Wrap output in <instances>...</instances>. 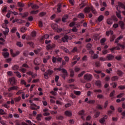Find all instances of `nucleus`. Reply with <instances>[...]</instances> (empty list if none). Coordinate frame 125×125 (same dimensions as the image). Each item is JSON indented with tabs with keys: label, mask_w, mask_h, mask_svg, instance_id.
I'll list each match as a JSON object with an SVG mask.
<instances>
[{
	"label": "nucleus",
	"mask_w": 125,
	"mask_h": 125,
	"mask_svg": "<svg viewBox=\"0 0 125 125\" xmlns=\"http://www.w3.org/2000/svg\"><path fill=\"white\" fill-rule=\"evenodd\" d=\"M9 82L12 85H13V84H15V83H16V81H15V78H14V77L10 78L9 79Z\"/></svg>",
	"instance_id": "obj_10"
},
{
	"label": "nucleus",
	"mask_w": 125,
	"mask_h": 125,
	"mask_svg": "<svg viewBox=\"0 0 125 125\" xmlns=\"http://www.w3.org/2000/svg\"><path fill=\"white\" fill-rule=\"evenodd\" d=\"M47 73L48 74V75H52L53 73V71L51 70H49L47 71Z\"/></svg>",
	"instance_id": "obj_47"
},
{
	"label": "nucleus",
	"mask_w": 125,
	"mask_h": 125,
	"mask_svg": "<svg viewBox=\"0 0 125 125\" xmlns=\"http://www.w3.org/2000/svg\"><path fill=\"white\" fill-rule=\"evenodd\" d=\"M78 16L79 18H84V15L82 13H80Z\"/></svg>",
	"instance_id": "obj_37"
},
{
	"label": "nucleus",
	"mask_w": 125,
	"mask_h": 125,
	"mask_svg": "<svg viewBox=\"0 0 125 125\" xmlns=\"http://www.w3.org/2000/svg\"><path fill=\"white\" fill-rule=\"evenodd\" d=\"M125 95V93H120L119 95H118L117 97V98H122V97H123V96H124Z\"/></svg>",
	"instance_id": "obj_42"
},
{
	"label": "nucleus",
	"mask_w": 125,
	"mask_h": 125,
	"mask_svg": "<svg viewBox=\"0 0 125 125\" xmlns=\"http://www.w3.org/2000/svg\"><path fill=\"white\" fill-rule=\"evenodd\" d=\"M102 53L103 55H105V54H107L108 53V50L104 49L102 51Z\"/></svg>",
	"instance_id": "obj_43"
},
{
	"label": "nucleus",
	"mask_w": 125,
	"mask_h": 125,
	"mask_svg": "<svg viewBox=\"0 0 125 125\" xmlns=\"http://www.w3.org/2000/svg\"><path fill=\"white\" fill-rule=\"evenodd\" d=\"M74 93L76 95H81V91H74Z\"/></svg>",
	"instance_id": "obj_53"
},
{
	"label": "nucleus",
	"mask_w": 125,
	"mask_h": 125,
	"mask_svg": "<svg viewBox=\"0 0 125 125\" xmlns=\"http://www.w3.org/2000/svg\"><path fill=\"white\" fill-rule=\"evenodd\" d=\"M91 10H92V12H93L94 14H96L97 13L96 10L94 9V8H93V6H91Z\"/></svg>",
	"instance_id": "obj_38"
},
{
	"label": "nucleus",
	"mask_w": 125,
	"mask_h": 125,
	"mask_svg": "<svg viewBox=\"0 0 125 125\" xmlns=\"http://www.w3.org/2000/svg\"><path fill=\"white\" fill-rule=\"evenodd\" d=\"M104 19V16L101 15L99 17L98 20L99 22H101V21H102V20H103Z\"/></svg>",
	"instance_id": "obj_28"
},
{
	"label": "nucleus",
	"mask_w": 125,
	"mask_h": 125,
	"mask_svg": "<svg viewBox=\"0 0 125 125\" xmlns=\"http://www.w3.org/2000/svg\"><path fill=\"white\" fill-rule=\"evenodd\" d=\"M58 80H59V77L58 76H56L55 78L56 83H58Z\"/></svg>",
	"instance_id": "obj_61"
},
{
	"label": "nucleus",
	"mask_w": 125,
	"mask_h": 125,
	"mask_svg": "<svg viewBox=\"0 0 125 125\" xmlns=\"http://www.w3.org/2000/svg\"><path fill=\"white\" fill-rule=\"evenodd\" d=\"M91 57L92 58V59H97V58L99 57V56L98 54H95L93 56H91Z\"/></svg>",
	"instance_id": "obj_29"
},
{
	"label": "nucleus",
	"mask_w": 125,
	"mask_h": 125,
	"mask_svg": "<svg viewBox=\"0 0 125 125\" xmlns=\"http://www.w3.org/2000/svg\"><path fill=\"white\" fill-rule=\"evenodd\" d=\"M95 84H96L97 86H101V82H100V81H96Z\"/></svg>",
	"instance_id": "obj_35"
},
{
	"label": "nucleus",
	"mask_w": 125,
	"mask_h": 125,
	"mask_svg": "<svg viewBox=\"0 0 125 125\" xmlns=\"http://www.w3.org/2000/svg\"><path fill=\"white\" fill-rule=\"evenodd\" d=\"M121 8H124V9H125V5H124L122 3L119 2L118 3V5L116 6V9L118 11L116 12V15L118 18L120 19V20H123V17L121 15Z\"/></svg>",
	"instance_id": "obj_1"
},
{
	"label": "nucleus",
	"mask_w": 125,
	"mask_h": 125,
	"mask_svg": "<svg viewBox=\"0 0 125 125\" xmlns=\"http://www.w3.org/2000/svg\"><path fill=\"white\" fill-rule=\"evenodd\" d=\"M114 56L111 54L107 55L106 56V60H108L109 61L111 60H113L114 59Z\"/></svg>",
	"instance_id": "obj_11"
},
{
	"label": "nucleus",
	"mask_w": 125,
	"mask_h": 125,
	"mask_svg": "<svg viewBox=\"0 0 125 125\" xmlns=\"http://www.w3.org/2000/svg\"><path fill=\"white\" fill-rule=\"evenodd\" d=\"M39 11H40L39 10H37L36 11H31L30 13L31 14H37L39 13Z\"/></svg>",
	"instance_id": "obj_34"
},
{
	"label": "nucleus",
	"mask_w": 125,
	"mask_h": 125,
	"mask_svg": "<svg viewBox=\"0 0 125 125\" xmlns=\"http://www.w3.org/2000/svg\"><path fill=\"white\" fill-rule=\"evenodd\" d=\"M26 74H27V75H29V76H32V78H35V77H37V74H35L34 75H33V72L31 71L27 72Z\"/></svg>",
	"instance_id": "obj_21"
},
{
	"label": "nucleus",
	"mask_w": 125,
	"mask_h": 125,
	"mask_svg": "<svg viewBox=\"0 0 125 125\" xmlns=\"http://www.w3.org/2000/svg\"><path fill=\"white\" fill-rule=\"evenodd\" d=\"M122 119H123V120H125V112H123L122 113Z\"/></svg>",
	"instance_id": "obj_60"
},
{
	"label": "nucleus",
	"mask_w": 125,
	"mask_h": 125,
	"mask_svg": "<svg viewBox=\"0 0 125 125\" xmlns=\"http://www.w3.org/2000/svg\"><path fill=\"white\" fill-rule=\"evenodd\" d=\"M123 38H124V37L122 35H121L120 36H119L117 39L115 40V42L116 43H118V42H119V41H120V40H121V39H123Z\"/></svg>",
	"instance_id": "obj_26"
},
{
	"label": "nucleus",
	"mask_w": 125,
	"mask_h": 125,
	"mask_svg": "<svg viewBox=\"0 0 125 125\" xmlns=\"http://www.w3.org/2000/svg\"><path fill=\"white\" fill-rule=\"evenodd\" d=\"M68 40H72V37L69 36L65 35L63 38H62V41L63 42H68Z\"/></svg>",
	"instance_id": "obj_7"
},
{
	"label": "nucleus",
	"mask_w": 125,
	"mask_h": 125,
	"mask_svg": "<svg viewBox=\"0 0 125 125\" xmlns=\"http://www.w3.org/2000/svg\"><path fill=\"white\" fill-rule=\"evenodd\" d=\"M118 46L116 47H113L112 48L110 49V50H111V51H113L114 50H120V47H119V46H120V47H121L122 49H125V45H122L121 44H118Z\"/></svg>",
	"instance_id": "obj_4"
},
{
	"label": "nucleus",
	"mask_w": 125,
	"mask_h": 125,
	"mask_svg": "<svg viewBox=\"0 0 125 125\" xmlns=\"http://www.w3.org/2000/svg\"><path fill=\"white\" fill-rule=\"evenodd\" d=\"M49 58H50V57L49 56H46V58H44L43 59V63H46L47 62V60H48V59H49Z\"/></svg>",
	"instance_id": "obj_22"
},
{
	"label": "nucleus",
	"mask_w": 125,
	"mask_h": 125,
	"mask_svg": "<svg viewBox=\"0 0 125 125\" xmlns=\"http://www.w3.org/2000/svg\"><path fill=\"white\" fill-rule=\"evenodd\" d=\"M105 120L103 118H101L99 120L100 124H102V125H104L105 124Z\"/></svg>",
	"instance_id": "obj_25"
},
{
	"label": "nucleus",
	"mask_w": 125,
	"mask_h": 125,
	"mask_svg": "<svg viewBox=\"0 0 125 125\" xmlns=\"http://www.w3.org/2000/svg\"><path fill=\"white\" fill-rule=\"evenodd\" d=\"M114 94H115V90L111 92L110 94V97H111V99H113Z\"/></svg>",
	"instance_id": "obj_33"
},
{
	"label": "nucleus",
	"mask_w": 125,
	"mask_h": 125,
	"mask_svg": "<svg viewBox=\"0 0 125 125\" xmlns=\"http://www.w3.org/2000/svg\"><path fill=\"white\" fill-rule=\"evenodd\" d=\"M19 68V67L18 65H14L13 67V70H18Z\"/></svg>",
	"instance_id": "obj_54"
},
{
	"label": "nucleus",
	"mask_w": 125,
	"mask_h": 125,
	"mask_svg": "<svg viewBox=\"0 0 125 125\" xmlns=\"http://www.w3.org/2000/svg\"><path fill=\"white\" fill-rule=\"evenodd\" d=\"M119 25L120 26L122 30H125V23H124V22L123 21H119Z\"/></svg>",
	"instance_id": "obj_9"
},
{
	"label": "nucleus",
	"mask_w": 125,
	"mask_h": 125,
	"mask_svg": "<svg viewBox=\"0 0 125 125\" xmlns=\"http://www.w3.org/2000/svg\"><path fill=\"white\" fill-rule=\"evenodd\" d=\"M107 23L108 24V25H111V24H113V21L110 19H108L107 21Z\"/></svg>",
	"instance_id": "obj_32"
},
{
	"label": "nucleus",
	"mask_w": 125,
	"mask_h": 125,
	"mask_svg": "<svg viewBox=\"0 0 125 125\" xmlns=\"http://www.w3.org/2000/svg\"><path fill=\"white\" fill-rule=\"evenodd\" d=\"M112 71H113V70L112 69V68H109V69H106V72L108 74H110V73H111V72H112Z\"/></svg>",
	"instance_id": "obj_49"
},
{
	"label": "nucleus",
	"mask_w": 125,
	"mask_h": 125,
	"mask_svg": "<svg viewBox=\"0 0 125 125\" xmlns=\"http://www.w3.org/2000/svg\"><path fill=\"white\" fill-rule=\"evenodd\" d=\"M79 115L81 116V119L82 120H85V114L84 113V110H82L81 111L79 112Z\"/></svg>",
	"instance_id": "obj_6"
},
{
	"label": "nucleus",
	"mask_w": 125,
	"mask_h": 125,
	"mask_svg": "<svg viewBox=\"0 0 125 125\" xmlns=\"http://www.w3.org/2000/svg\"><path fill=\"white\" fill-rule=\"evenodd\" d=\"M67 19H68V15H65L62 18V22H66V20H67Z\"/></svg>",
	"instance_id": "obj_23"
},
{
	"label": "nucleus",
	"mask_w": 125,
	"mask_h": 125,
	"mask_svg": "<svg viewBox=\"0 0 125 125\" xmlns=\"http://www.w3.org/2000/svg\"><path fill=\"white\" fill-rule=\"evenodd\" d=\"M91 10V8H89V7H87L84 9V12L85 13H89V12H90Z\"/></svg>",
	"instance_id": "obj_16"
},
{
	"label": "nucleus",
	"mask_w": 125,
	"mask_h": 125,
	"mask_svg": "<svg viewBox=\"0 0 125 125\" xmlns=\"http://www.w3.org/2000/svg\"><path fill=\"white\" fill-rule=\"evenodd\" d=\"M107 60V58H105L104 57H100L99 58V61H103V62H104V61H106Z\"/></svg>",
	"instance_id": "obj_40"
},
{
	"label": "nucleus",
	"mask_w": 125,
	"mask_h": 125,
	"mask_svg": "<svg viewBox=\"0 0 125 125\" xmlns=\"http://www.w3.org/2000/svg\"><path fill=\"white\" fill-rule=\"evenodd\" d=\"M17 30V29H16V28L14 27L11 29V32H12V33H15V32H16Z\"/></svg>",
	"instance_id": "obj_62"
},
{
	"label": "nucleus",
	"mask_w": 125,
	"mask_h": 125,
	"mask_svg": "<svg viewBox=\"0 0 125 125\" xmlns=\"http://www.w3.org/2000/svg\"><path fill=\"white\" fill-rule=\"evenodd\" d=\"M113 34L114 32L112 30L106 32V36H107V37H109L110 35H113Z\"/></svg>",
	"instance_id": "obj_20"
},
{
	"label": "nucleus",
	"mask_w": 125,
	"mask_h": 125,
	"mask_svg": "<svg viewBox=\"0 0 125 125\" xmlns=\"http://www.w3.org/2000/svg\"><path fill=\"white\" fill-rule=\"evenodd\" d=\"M21 100V97H19L18 98H16L14 99L15 102H19Z\"/></svg>",
	"instance_id": "obj_41"
},
{
	"label": "nucleus",
	"mask_w": 125,
	"mask_h": 125,
	"mask_svg": "<svg viewBox=\"0 0 125 125\" xmlns=\"http://www.w3.org/2000/svg\"><path fill=\"white\" fill-rule=\"evenodd\" d=\"M16 45L17 46H19V47H22V46H23V43H21V42H17Z\"/></svg>",
	"instance_id": "obj_30"
},
{
	"label": "nucleus",
	"mask_w": 125,
	"mask_h": 125,
	"mask_svg": "<svg viewBox=\"0 0 125 125\" xmlns=\"http://www.w3.org/2000/svg\"><path fill=\"white\" fill-rule=\"evenodd\" d=\"M42 115L41 114L37 115L36 119L37 121H42Z\"/></svg>",
	"instance_id": "obj_19"
},
{
	"label": "nucleus",
	"mask_w": 125,
	"mask_h": 125,
	"mask_svg": "<svg viewBox=\"0 0 125 125\" xmlns=\"http://www.w3.org/2000/svg\"><path fill=\"white\" fill-rule=\"evenodd\" d=\"M10 54H11V56H12V57H16V56H18V55H19V54H20V51H17L16 52L14 53V52H13V50L12 49H11L10 50Z\"/></svg>",
	"instance_id": "obj_5"
},
{
	"label": "nucleus",
	"mask_w": 125,
	"mask_h": 125,
	"mask_svg": "<svg viewBox=\"0 0 125 125\" xmlns=\"http://www.w3.org/2000/svg\"><path fill=\"white\" fill-rule=\"evenodd\" d=\"M106 42V39L105 38H103L101 40L100 42L101 43H104V42Z\"/></svg>",
	"instance_id": "obj_59"
},
{
	"label": "nucleus",
	"mask_w": 125,
	"mask_h": 125,
	"mask_svg": "<svg viewBox=\"0 0 125 125\" xmlns=\"http://www.w3.org/2000/svg\"><path fill=\"white\" fill-rule=\"evenodd\" d=\"M2 55L4 58H8L9 57V53L7 52H4L2 53Z\"/></svg>",
	"instance_id": "obj_14"
},
{
	"label": "nucleus",
	"mask_w": 125,
	"mask_h": 125,
	"mask_svg": "<svg viewBox=\"0 0 125 125\" xmlns=\"http://www.w3.org/2000/svg\"><path fill=\"white\" fill-rule=\"evenodd\" d=\"M15 74H16V76H17L18 78H21V74H20V72L17 71V72H15Z\"/></svg>",
	"instance_id": "obj_44"
},
{
	"label": "nucleus",
	"mask_w": 125,
	"mask_h": 125,
	"mask_svg": "<svg viewBox=\"0 0 125 125\" xmlns=\"http://www.w3.org/2000/svg\"><path fill=\"white\" fill-rule=\"evenodd\" d=\"M24 3H21V2H19L18 3V6L20 7H24Z\"/></svg>",
	"instance_id": "obj_52"
},
{
	"label": "nucleus",
	"mask_w": 125,
	"mask_h": 125,
	"mask_svg": "<svg viewBox=\"0 0 125 125\" xmlns=\"http://www.w3.org/2000/svg\"><path fill=\"white\" fill-rule=\"evenodd\" d=\"M0 115H4L5 114V113L4 112V110H3L1 108H0Z\"/></svg>",
	"instance_id": "obj_51"
},
{
	"label": "nucleus",
	"mask_w": 125,
	"mask_h": 125,
	"mask_svg": "<svg viewBox=\"0 0 125 125\" xmlns=\"http://www.w3.org/2000/svg\"><path fill=\"white\" fill-rule=\"evenodd\" d=\"M25 122L26 123H27L28 124H29L28 125H33V123L30 120H25Z\"/></svg>",
	"instance_id": "obj_50"
},
{
	"label": "nucleus",
	"mask_w": 125,
	"mask_h": 125,
	"mask_svg": "<svg viewBox=\"0 0 125 125\" xmlns=\"http://www.w3.org/2000/svg\"><path fill=\"white\" fill-rule=\"evenodd\" d=\"M45 14H46V13L43 12L40 13V16H41V17H42V16H44Z\"/></svg>",
	"instance_id": "obj_57"
},
{
	"label": "nucleus",
	"mask_w": 125,
	"mask_h": 125,
	"mask_svg": "<svg viewBox=\"0 0 125 125\" xmlns=\"http://www.w3.org/2000/svg\"><path fill=\"white\" fill-rule=\"evenodd\" d=\"M37 35V33H36V31H33L31 33V36L32 37H36Z\"/></svg>",
	"instance_id": "obj_64"
},
{
	"label": "nucleus",
	"mask_w": 125,
	"mask_h": 125,
	"mask_svg": "<svg viewBox=\"0 0 125 125\" xmlns=\"http://www.w3.org/2000/svg\"><path fill=\"white\" fill-rule=\"evenodd\" d=\"M41 59L38 58L35 59L34 60V64L35 65H39L40 63H41Z\"/></svg>",
	"instance_id": "obj_12"
},
{
	"label": "nucleus",
	"mask_w": 125,
	"mask_h": 125,
	"mask_svg": "<svg viewBox=\"0 0 125 125\" xmlns=\"http://www.w3.org/2000/svg\"><path fill=\"white\" fill-rule=\"evenodd\" d=\"M18 89H19V87H18V86H14L9 88L8 90L9 91H10L11 90H18Z\"/></svg>",
	"instance_id": "obj_13"
},
{
	"label": "nucleus",
	"mask_w": 125,
	"mask_h": 125,
	"mask_svg": "<svg viewBox=\"0 0 125 125\" xmlns=\"http://www.w3.org/2000/svg\"><path fill=\"white\" fill-rule=\"evenodd\" d=\"M12 13H13L12 11H9L8 13L6 14V17H7V18H9L10 17V14H12Z\"/></svg>",
	"instance_id": "obj_31"
},
{
	"label": "nucleus",
	"mask_w": 125,
	"mask_h": 125,
	"mask_svg": "<svg viewBox=\"0 0 125 125\" xmlns=\"http://www.w3.org/2000/svg\"><path fill=\"white\" fill-rule=\"evenodd\" d=\"M64 114L67 117H71V116H72V112L70 111H66Z\"/></svg>",
	"instance_id": "obj_18"
},
{
	"label": "nucleus",
	"mask_w": 125,
	"mask_h": 125,
	"mask_svg": "<svg viewBox=\"0 0 125 125\" xmlns=\"http://www.w3.org/2000/svg\"><path fill=\"white\" fill-rule=\"evenodd\" d=\"M26 31H27V28L25 27H22L21 28V30L20 31L21 33H25V32H26Z\"/></svg>",
	"instance_id": "obj_24"
},
{
	"label": "nucleus",
	"mask_w": 125,
	"mask_h": 125,
	"mask_svg": "<svg viewBox=\"0 0 125 125\" xmlns=\"http://www.w3.org/2000/svg\"><path fill=\"white\" fill-rule=\"evenodd\" d=\"M5 31H3V34L4 35L5 37H6V36L8 35V33H9V29L7 27L5 28Z\"/></svg>",
	"instance_id": "obj_15"
},
{
	"label": "nucleus",
	"mask_w": 125,
	"mask_h": 125,
	"mask_svg": "<svg viewBox=\"0 0 125 125\" xmlns=\"http://www.w3.org/2000/svg\"><path fill=\"white\" fill-rule=\"evenodd\" d=\"M94 92L96 93H101V92H102V90H101V89H95L94 90Z\"/></svg>",
	"instance_id": "obj_46"
},
{
	"label": "nucleus",
	"mask_w": 125,
	"mask_h": 125,
	"mask_svg": "<svg viewBox=\"0 0 125 125\" xmlns=\"http://www.w3.org/2000/svg\"><path fill=\"white\" fill-rule=\"evenodd\" d=\"M39 6L36 4L32 6V8H33V9H39Z\"/></svg>",
	"instance_id": "obj_45"
},
{
	"label": "nucleus",
	"mask_w": 125,
	"mask_h": 125,
	"mask_svg": "<svg viewBox=\"0 0 125 125\" xmlns=\"http://www.w3.org/2000/svg\"><path fill=\"white\" fill-rule=\"evenodd\" d=\"M99 116H100V112H97L96 113H95L93 117L94 118H98Z\"/></svg>",
	"instance_id": "obj_27"
},
{
	"label": "nucleus",
	"mask_w": 125,
	"mask_h": 125,
	"mask_svg": "<svg viewBox=\"0 0 125 125\" xmlns=\"http://www.w3.org/2000/svg\"><path fill=\"white\" fill-rule=\"evenodd\" d=\"M61 4H59L58 5L57 11L58 12H60L61 11Z\"/></svg>",
	"instance_id": "obj_39"
},
{
	"label": "nucleus",
	"mask_w": 125,
	"mask_h": 125,
	"mask_svg": "<svg viewBox=\"0 0 125 125\" xmlns=\"http://www.w3.org/2000/svg\"><path fill=\"white\" fill-rule=\"evenodd\" d=\"M61 49H62V50H63V51L64 52H68L69 51L68 50V49H67V48H65V47L64 46H62L61 47Z\"/></svg>",
	"instance_id": "obj_36"
},
{
	"label": "nucleus",
	"mask_w": 125,
	"mask_h": 125,
	"mask_svg": "<svg viewBox=\"0 0 125 125\" xmlns=\"http://www.w3.org/2000/svg\"><path fill=\"white\" fill-rule=\"evenodd\" d=\"M88 103H89V104H94V103H95V101L93 100H91L89 101L88 102Z\"/></svg>",
	"instance_id": "obj_48"
},
{
	"label": "nucleus",
	"mask_w": 125,
	"mask_h": 125,
	"mask_svg": "<svg viewBox=\"0 0 125 125\" xmlns=\"http://www.w3.org/2000/svg\"><path fill=\"white\" fill-rule=\"evenodd\" d=\"M116 39V36L114 35H113L111 38H110V42H113L114 40Z\"/></svg>",
	"instance_id": "obj_56"
},
{
	"label": "nucleus",
	"mask_w": 125,
	"mask_h": 125,
	"mask_svg": "<svg viewBox=\"0 0 125 125\" xmlns=\"http://www.w3.org/2000/svg\"><path fill=\"white\" fill-rule=\"evenodd\" d=\"M52 28L54 31H56L58 33H60V32L62 31V28H58V25L55 23L52 24Z\"/></svg>",
	"instance_id": "obj_3"
},
{
	"label": "nucleus",
	"mask_w": 125,
	"mask_h": 125,
	"mask_svg": "<svg viewBox=\"0 0 125 125\" xmlns=\"http://www.w3.org/2000/svg\"><path fill=\"white\" fill-rule=\"evenodd\" d=\"M97 108L99 109V110H102V106L100 104H98L97 105Z\"/></svg>",
	"instance_id": "obj_63"
},
{
	"label": "nucleus",
	"mask_w": 125,
	"mask_h": 125,
	"mask_svg": "<svg viewBox=\"0 0 125 125\" xmlns=\"http://www.w3.org/2000/svg\"><path fill=\"white\" fill-rule=\"evenodd\" d=\"M62 70V74L61 75L62 78H63V79H65L66 78V77H67V76H68V73L67 72V70H66V69H61V68L59 67V68H54V71H61Z\"/></svg>",
	"instance_id": "obj_2"
},
{
	"label": "nucleus",
	"mask_w": 125,
	"mask_h": 125,
	"mask_svg": "<svg viewBox=\"0 0 125 125\" xmlns=\"http://www.w3.org/2000/svg\"><path fill=\"white\" fill-rule=\"evenodd\" d=\"M118 88H119V89H125V85L119 86Z\"/></svg>",
	"instance_id": "obj_58"
},
{
	"label": "nucleus",
	"mask_w": 125,
	"mask_h": 125,
	"mask_svg": "<svg viewBox=\"0 0 125 125\" xmlns=\"http://www.w3.org/2000/svg\"><path fill=\"white\" fill-rule=\"evenodd\" d=\"M84 79L86 80V81H91V79H92V76L88 74H85L84 76Z\"/></svg>",
	"instance_id": "obj_8"
},
{
	"label": "nucleus",
	"mask_w": 125,
	"mask_h": 125,
	"mask_svg": "<svg viewBox=\"0 0 125 125\" xmlns=\"http://www.w3.org/2000/svg\"><path fill=\"white\" fill-rule=\"evenodd\" d=\"M48 38H49V35L45 34L44 36H42V37H41V41H44L45 40L48 39Z\"/></svg>",
	"instance_id": "obj_17"
},
{
	"label": "nucleus",
	"mask_w": 125,
	"mask_h": 125,
	"mask_svg": "<svg viewBox=\"0 0 125 125\" xmlns=\"http://www.w3.org/2000/svg\"><path fill=\"white\" fill-rule=\"evenodd\" d=\"M111 18L114 21H118V18L115 16H112Z\"/></svg>",
	"instance_id": "obj_55"
}]
</instances>
